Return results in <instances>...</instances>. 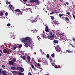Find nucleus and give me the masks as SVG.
Instances as JSON below:
<instances>
[{"label":"nucleus","mask_w":75,"mask_h":75,"mask_svg":"<svg viewBox=\"0 0 75 75\" xmlns=\"http://www.w3.org/2000/svg\"><path fill=\"white\" fill-rule=\"evenodd\" d=\"M27 41H28V42H27L28 44L30 45L31 44V42H30V38L29 37H25L24 39L23 38L21 39V41L23 43H25V41L27 42Z\"/></svg>","instance_id":"nucleus-1"},{"label":"nucleus","mask_w":75,"mask_h":75,"mask_svg":"<svg viewBox=\"0 0 75 75\" xmlns=\"http://www.w3.org/2000/svg\"><path fill=\"white\" fill-rule=\"evenodd\" d=\"M55 49L57 52H59L61 51V47L59 45H57L56 47H55Z\"/></svg>","instance_id":"nucleus-2"},{"label":"nucleus","mask_w":75,"mask_h":75,"mask_svg":"<svg viewBox=\"0 0 75 75\" xmlns=\"http://www.w3.org/2000/svg\"><path fill=\"white\" fill-rule=\"evenodd\" d=\"M30 2L31 3H34V2H35L36 3H37V4L38 5L40 4V2H39V1L38 0H30Z\"/></svg>","instance_id":"nucleus-3"},{"label":"nucleus","mask_w":75,"mask_h":75,"mask_svg":"<svg viewBox=\"0 0 75 75\" xmlns=\"http://www.w3.org/2000/svg\"><path fill=\"white\" fill-rule=\"evenodd\" d=\"M16 69H17L19 71V72H23L24 71V69L21 67H18Z\"/></svg>","instance_id":"nucleus-4"},{"label":"nucleus","mask_w":75,"mask_h":75,"mask_svg":"<svg viewBox=\"0 0 75 75\" xmlns=\"http://www.w3.org/2000/svg\"><path fill=\"white\" fill-rule=\"evenodd\" d=\"M15 11H16V12H18V15H20V14H23V12L21 11L19 9H17L16 10H15Z\"/></svg>","instance_id":"nucleus-5"},{"label":"nucleus","mask_w":75,"mask_h":75,"mask_svg":"<svg viewBox=\"0 0 75 75\" xmlns=\"http://www.w3.org/2000/svg\"><path fill=\"white\" fill-rule=\"evenodd\" d=\"M48 37H49V38L50 40H54V34H53L52 35H48Z\"/></svg>","instance_id":"nucleus-6"},{"label":"nucleus","mask_w":75,"mask_h":75,"mask_svg":"<svg viewBox=\"0 0 75 75\" xmlns=\"http://www.w3.org/2000/svg\"><path fill=\"white\" fill-rule=\"evenodd\" d=\"M45 31H46V32H47V33L49 32V30L48 29V26H46L45 28Z\"/></svg>","instance_id":"nucleus-7"},{"label":"nucleus","mask_w":75,"mask_h":75,"mask_svg":"<svg viewBox=\"0 0 75 75\" xmlns=\"http://www.w3.org/2000/svg\"><path fill=\"white\" fill-rule=\"evenodd\" d=\"M37 17L35 18V19L34 20H33V19H32L31 21H32V23H35L37 21Z\"/></svg>","instance_id":"nucleus-8"},{"label":"nucleus","mask_w":75,"mask_h":75,"mask_svg":"<svg viewBox=\"0 0 75 75\" xmlns=\"http://www.w3.org/2000/svg\"><path fill=\"white\" fill-rule=\"evenodd\" d=\"M14 63L13 62L11 61H9V65H14Z\"/></svg>","instance_id":"nucleus-9"},{"label":"nucleus","mask_w":75,"mask_h":75,"mask_svg":"<svg viewBox=\"0 0 75 75\" xmlns=\"http://www.w3.org/2000/svg\"><path fill=\"white\" fill-rule=\"evenodd\" d=\"M41 35L42 37H43V38H45L47 37V36L45 35V34L44 33V34H41Z\"/></svg>","instance_id":"nucleus-10"},{"label":"nucleus","mask_w":75,"mask_h":75,"mask_svg":"<svg viewBox=\"0 0 75 75\" xmlns=\"http://www.w3.org/2000/svg\"><path fill=\"white\" fill-rule=\"evenodd\" d=\"M6 72V71H3L1 72V69H0V74L1 73V74H4Z\"/></svg>","instance_id":"nucleus-11"},{"label":"nucleus","mask_w":75,"mask_h":75,"mask_svg":"<svg viewBox=\"0 0 75 75\" xmlns=\"http://www.w3.org/2000/svg\"><path fill=\"white\" fill-rule=\"evenodd\" d=\"M21 58H22L23 60H25L26 59V57L25 56H21Z\"/></svg>","instance_id":"nucleus-12"},{"label":"nucleus","mask_w":75,"mask_h":75,"mask_svg":"<svg viewBox=\"0 0 75 75\" xmlns=\"http://www.w3.org/2000/svg\"><path fill=\"white\" fill-rule=\"evenodd\" d=\"M58 40H54L53 41V42L54 44H57L58 43Z\"/></svg>","instance_id":"nucleus-13"},{"label":"nucleus","mask_w":75,"mask_h":75,"mask_svg":"<svg viewBox=\"0 0 75 75\" xmlns=\"http://www.w3.org/2000/svg\"><path fill=\"white\" fill-rule=\"evenodd\" d=\"M24 46L26 47V48H28V42H25Z\"/></svg>","instance_id":"nucleus-14"},{"label":"nucleus","mask_w":75,"mask_h":75,"mask_svg":"<svg viewBox=\"0 0 75 75\" xmlns=\"http://www.w3.org/2000/svg\"><path fill=\"white\" fill-rule=\"evenodd\" d=\"M12 62H16V58H13L12 59Z\"/></svg>","instance_id":"nucleus-15"},{"label":"nucleus","mask_w":75,"mask_h":75,"mask_svg":"<svg viewBox=\"0 0 75 75\" xmlns=\"http://www.w3.org/2000/svg\"><path fill=\"white\" fill-rule=\"evenodd\" d=\"M13 6L11 4H10L8 6V8H9L10 9L13 8Z\"/></svg>","instance_id":"nucleus-16"},{"label":"nucleus","mask_w":75,"mask_h":75,"mask_svg":"<svg viewBox=\"0 0 75 75\" xmlns=\"http://www.w3.org/2000/svg\"><path fill=\"white\" fill-rule=\"evenodd\" d=\"M50 62L52 66H54V65H55V63L54 62L52 63V60H50Z\"/></svg>","instance_id":"nucleus-17"},{"label":"nucleus","mask_w":75,"mask_h":75,"mask_svg":"<svg viewBox=\"0 0 75 75\" xmlns=\"http://www.w3.org/2000/svg\"><path fill=\"white\" fill-rule=\"evenodd\" d=\"M59 17H60V18H62V19H63V20H64V19H63V18H63V17H62V14H59Z\"/></svg>","instance_id":"nucleus-18"},{"label":"nucleus","mask_w":75,"mask_h":75,"mask_svg":"<svg viewBox=\"0 0 75 75\" xmlns=\"http://www.w3.org/2000/svg\"><path fill=\"white\" fill-rule=\"evenodd\" d=\"M27 58L28 60V62H30V56H28L27 57Z\"/></svg>","instance_id":"nucleus-19"},{"label":"nucleus","mask_w":75,"mask_h":75,"mask_svg":"<svg viewBox=\"0 0 75 75\" xmlns=\"http://www.w3.org/2000/svg\"><path fill=\"white\" fill-rule=\"evenodd\" d=\"M66 52H67L68 53H72L73 52L72 51L70 50H66Z\"/></svg>","instance_id":"nucleus-20"},{"label":"nucleus","mask_w":75,"mask_h":75,"mask_svg":"<svg viewBox=\"0 0 75 75\" xmlns=\"http://www.w3.org/2000/svg\"><path fill=\"white\" fill-rule=\"evenodd\" d=\"M11 69H12L13 70H15V69H16V67H11Z\"/></svg>","instance_id":"nucleus-21"},{"label":"nucleus","mask_w":75,"mask_h":75,"mask_svg":"<svg viewBox=\"0 0 75 75\" xmlns=\"http://www.w3.org/2000/svg\"><path fill=\"white\" fill-rule=\"evenodd\" d=\"M53 22L54 24H55V25H56L57 24V21H55V20H54L53 21Z\"/></svg>","instance_id":"nucleus-22"},{"label":"nucleus","mask_w":75,"mask_h":75,"mask_svg":"<svg viewBox=\"0 0 75 75\" xmlns=\"http://www.w3.org/2000/svg\"><path fill=\"white\" fill-rule=\"evenodd\" d=\"M14 35L12 34V35H11V38H12L13 39H14L15 38V37L14 36Z\"/></svg>","instance_id":"nucleus-23"},{"label":"nucleus","mask_w":75,"mask_h":75,"mask_svg":"<svg viewBox=\"0 0 75 75\" xmlns=\"http://www.w3.org/2000/svg\"><path fill=\"white\" fill-rule=\"evenodd\" d=\"M51 56L52 57V58H54V57H55V54L53 53L51 54Z\"/></svg>","instance_id":"nucleus-24"},{"label":"nucleus","mask_w":75,"mask_h":75,"mask_svg":"<svg viewBox=\"0 0 75 75\" xmlns=\"http://www.w3.org/2000/svg\"><path fill=\"white\" fill-rule=\"evenodd\" d=\"M4 53H6L7 52V50L6 49H4L3 50Z\"/></svg>","instance_id":"nucleus-25"},{"label":"nucleus","mask_w":75,"mask_h":75,"mask_svg":"<svg viewBox=\"0 0 75 75\" xmlns=\"http://www.w3.org/2000/svg\"><path fill=\"white\" fill-rule=\"evenodd\" d=\"M53 33L52 32V31H51L50 32L49 34L50 35H52Z\"/></svg>","instance_id":"nucleus-26"},{"label":"nucleus","mask_w":75,"mask_h":75,"mask_svg":"<svg viewBox=\"0 0 75 75\" xmlns=\"http://www.w3.org/2000/svg\"><path fill=\"white\" fill-rule=\"evenodd\" d=\"M65 18L66 20H67V21H69V19L67 18V17H65Z\"/></svg>","instance_id":"nucleus-27"},{"label":"nucleus","mask_w":75,"mask_h":75,"mask_svg":"<svg viewBox=\"0 0 75 75\" xmlns=\"http://www.w3.org/2000/svg\"><path fill=\"white\" fill-rule=\"evenodd\" d=\"M19 75H24V74L23 73L20 72L18 73Z\"/></svg>","instance_id":"nucleus-28"},{"label":"nucleus","mask_w":75,"mask_h":75,"mask_svg":"<svg viewBox=\"0 0 75 75\" xmlns=\"http://www.w3.org/2000/svg\"><path fill=\"white\" fill-rule=\"evenodd\" d=\"M16 47L15 46H13V50H16Z\"/></svg>","instance_id":"nucleus-29"},{"label":"nucleus","mask_w":75,"mask_h":75,"mask_svg":"<svg viewBox=\"0 0 75 75\" xmlns=\"http://www.w3.org/2000/svg\"><path fill=\"white\" fill-rule=\"evenodd\" d=\"M0 16H3V13L2 12H1L0 13Z\"/></svg>","instance_id":"nucleus-30"},{"label":"nucleus","mask_w":75,"mask_h":75,"mask_svg":"<svg viewBox=\"0 0 75 75\" xmlns=\"http://www.w3.org/2000/svg\"><path fill=\"white\" fill-rule=\"evenodd\" d=\"M49 57H50V56L49 55V54H47L46 55V57L47 58H49Z\"/></svg>","instance_id":"nucleus-31"},{"label":"nucleus","mask_w":75,"mask_h":75,"mask_svg":"<svg viewBox=\"0 0 75 75\" xmlns=\"http://www.w3.org/2000/svg\"><path fill=\"white\" fill-rule=\"evenodd\" d=\"M51 18L52 20H53L54 19V17L53 16H51Z\"/></svg>","instance_id":"nucleus-32"},{"label":"nucleus","mask_w":75,"mask_h":75,"mask_svg":"<svg viewBox=\"0 0 75 75\" xmlns=\"http://www.w3.org/2000/svg\"><path fill=\"white\" fill-rule=\"evenodd\" d=\"M55 13V12H51L50 13V14H51V15H52V14H54Z\"/></svg>","instance_id":"nucleus-33"},{"label":"nucleus","mask_w":75,"mask_h":75,"mask_svg":"<svg viewBox=\"0 0 75 75\" xmlns=\"http://www.w3.org/2000/svg\"><path fill=\"white\" fill-rule=\"evenodd\" d=\"M44 65H48V63H47L46 62H45L44 63Z\"/></svg>","instance_id":"nucleus-34"},{"label":"nucleus","mask_w":75,"mask_h":75,"mask_svg":"<svg viewBox=\"0 0 75 75\" xmlns=\"http://www.w3.org/2000/svg\"><path fill=\"white\" fill-rule=\"evenodd\" d=\"M5 16H8V13L7 12H6L5 14Z\"/></svg>","instance_id":"nucleus-35"},{"label":"nucleus","mask_w":75,"mask_h":75,"mask_svg":"<svg viewBox=\"0 0 75 75\" xmlns=\"http://www.w3.org/2000/svg\"><path fill=\"white\" fill-rule=\"evenodd\" d=\"M37 38H38L39 41H40V39H41V38H40V37H39V36H37Z\"/></svg>","instance_id":"nucleus-36"},{"label":"nucleus","mask_w":75,"mask_h":75,"mask_svg":"<svg viewBox=\"0 0 75 75\" xmlns=\"http://www.w3.org/2000/svg\"><path fill=\"white\" fill-rule=\"evenodd\" d=\"M72 40L73 41H74L75 42V38H72Z\"/></svg>","instance_id":"nucleus-37"},{"label":"nucleus","mask_w":75,"mask_h":75,"mask_svg":"<svg viewBox=\"0 0 75 75\" xmlns=\"http://www.w3.org/2000/svg\"><path fill=\"white\" fill-rule=\"evenodd\" d=\"M8 50L10 52H11H11H11V51H12V50H11L10 49H8Z\"/></svg>","instance_id":"nucleus-38"},{"label":"nucleus","mask_w":75,"mask_h":75,"mask_svg":"<svg viewBox=\"0 0 75 75\" xmlns=\"http://www.w3.org/2000/svg\"><path fill=\"white\" fill-rule=\"evenodd\" d=\"M10 25H11L10 23H8L7 24V26H10Z\"/></svg>","instance_id":"nucleus-39"},{"label":"nucleus","mask_w":75,"mask_h":75,"mask_svg":"<svg viewBox=\"0 0 75 75\" xmlns=\"http://www.w3.org/2000/svg\"><path fill=\"white\" fill-rule=\"evenodd\" d=\"M67 14H68V15H70V14H71V13L69 12H67Z\"/></svg>","instance_id":"nucleus-40"},{"label":"nucleus","mask_w":75,"mask_h":75,"mask_svg":"<svg viewBox=\"0 0 75 75\" xmlns=\"http://www.w3.org/2000/svg\"><path fill=\"white\" fill-rule=\"evenodd\" d=\"M11 4V2H7L6 3V4Z\"/></svg>","instance_id":"nucleus-41"},{"label":"nucleus","mask_w":75,"mask_h":75,"mask_svg":"<svg viewBox=\"0 0 75 75\" xmlns=\"http://www.w3.org/2000/svg\"><path fill=\"white\" fill-rule=\"evenodd\" d=\"M38 66L39 67H41V65L39 63L38 64Z\"/></svg>","instance_id":"nucleus-42"},{"label":"nucleus","mask_w":75,"mask_h":75,"mask_svg":"<svg viewBox=\"0 0 75 75\" xmlns=\"http://www.w3.org/2000/svg\"><path fill=\"white\" fill-rule=\"evenodd\" d=\"M21 47H22V45L21 44L19 45V48H21Z\"/></svg>","instance_id":"nucleus-43"},{"label":"nucleus","mask_w":75,"mask_h":75,"mask_svg":"<svg viewBox=\"0 0 75 75\" xmlns=\"http://www.w3.org/2000/svg\"><path fill=\"white\" fill-rule=\"evenodd\" d=\"M31 67L32 68H33H33H34V65H31Z\"/></svg>","instance_id":"nucleus-44"},{"label":"nucleus","mask_w":75,"mask_h":75,"mask_svg":"<svg viewBox=\"0 0 75 75\" xmlns=\"http://www.w3.org/2000/svg\"><path fill=\"white\" fill-rule=\"evenodd\" d=\"M24 10L25 11H28V8H26V9H25Z\"/></svg>","instance_id":"nucleus-45"},{"label":"nucleus","mask_w":75,"mask_h":75,"mask_svg":"<svg viewBox=\"0 0 75 75\" xmlns=\"http://www.w3.org/2000/svg\"><path fill=\"white\" fill-rule=\"evenodd\" d=\"M6 52H7L8 54H10V53L9 52V51H7Z\"/></svg>","instance_id":"nucleus-46"},{"label":"nucleus","mask_w":75,"mask_h":75,"mask_svg":"<svg viewBox=\"0 0 75 75\" xmlns=\"http://www.w3.org/2000/svg\"><path fill=\"white\" fill-rule=\"evenodd\" d=\"M2 67H3V68H4L5 67V66L4 65H2L1 66Z\"/></svg>","instance_id":"nucleus-47"},{"label":"nucleus","mask_w":75,"mask_h":75,"mask_svg":"<svg viewBox=\"0 0 75 75\" xmlns=\"http://www.w3.org/2000/svg\"><path fill=\"white\" fill-rule=\"evenodd\" d=\"M66 4H67V5H69V3L68 2H66Z\"/></svg>","instance_id":"nucleus-48"},{"label":"nucleus","mask_w":75,"mask_h":75,"mask_svg":"<svg viewBox=\"0 0 75 75\" xmlns=\"http://www.w3.org/2000/svg\"><path fill=\"white\" fill-rule=\"evenodd\" d=\"M54 67H55V68H58V67H57V66H54Z\"/></svg>","instance_id":"nucleus-49"},{"label":"nucleus","mask_w":75,"mask_h":75,"mask_svg":"<svg viewBox=\"0 0 75 75\" xmlns=\"http://www.w3.org/2000/svg\"><path fill=\"white\" fill-rule=\"evenodd\" d=\"M36 67H37V68H38V65H35Z\"/></svg>","instance_id":"nucleus-50"},{"label":"nucleus","mask_w":75,"mask_h":75,"mask_svg":"<svg viewBox=\"0 0 75 75\" xmlns=\"http://www.w3.org/2000/svg\"><path fill=\"white\" fill-rule=\"evenodd\" d=\"M23 1L26 2L27 1V0H23Z\"/></svg>","instance_id":"nucleus-51"},{"label":"nucleus","mask_w":75,"mask_h":75,"mask_svg":"<svg viewBox=\"0 0 75 75\" xmlns=\"http://www.w3.org/2000/svg\"><path fill=\"white\" fill-rule=\"evenodd\" d=\"M49 59H50V61H51V60H52V58L51 57Z\"/></svg>","instance_id":"nucleus-52"},{"label":"nucleus","mask_w":75,"mask_h":75,"mask_svg":"<svg viewBox=\"0 0 75 75\" xmlns=\"http://www.w3.org/2000/svg\"><path fill=\"white\" fill-rule=\"evenodd\" d=\"M1 55H2V54L1 53H0V57H1Z\"/></svg>","instance_id":"nucleus-53"},{"label":"nucleus","mask_w":75,"mask_h":75,"mask_svg":"<svg viewBox=\"0 0 75 75\" xmlns=\"http://www.w3.org/2000/svg\"><path fill=\"white\" fill-rule=\"evenodd\" d=\"M33 69H34V70H35V69H35V67H34V68H33Z\"/></svg>","instance_id":"nucleus-54"},{"label":"nucleus","mask_w":75,"mask_h":75,"mask_svg":"<svg viewBox=\"0 0 75 75\" xmlns=\"http://www.w3.org/2000/svg\"><path fill=\"white\" fill-rule=\"evenodd\" d=\"M0 52H1L2 53V51L1 50H0Z\"/></svg>","instance_id":"nucleus-55"},{"label":"nucleus","mask_w":75,"mask_h":75,"mask_svg":"<svg viewBox=\"0 0 75 75\" xmlns=\"http://www.w3.org/2000/svg\"><path fill=\"white\" fill-rule=\"evenodd\" d=\"M52 33H53V32H54V30H52Z\"/></svg>","instance_id":"nucleus-56"},{"label":"nucleus","mask_w":75,"mask_h":75,"mask_svg":"<svg viewBox=\"0 0 75 75\" xmlns=\"http://www.w3.org/2000/svg\"><path fill=\"white\" fill-rule=\"evenodd\" d=\"M62 16H64V14L62 13Z\"/></svg>","instance_id":"nucleus-57"},{"label":"nucleus","mask_w":75,"mask_h":75,"mask_svg":"<svg viewBox=\"0 0 75 75\" xmlns=\"http://www.w3.org/2000/svg\"><path fill=\"white\" fill-rule=\"evenodd\" d=\"M41 71H42V70H40V72H41Z\"/></svg>","instance_id":"nucleus-58"},{"label":"nucleus","mask_w":75,"mask_h":75,"mask_svg":"<svg viewBox=\"0 0 75 75\" xmlns=\"http://www.w3.org/2000/svg\"><path fill=\"white\" fill-rule=\"evenodd\" d=\"M39 20H41V18H39Z\"/></svg>","instance_id":"nucleus-59"},{"label":"nucleus","mask_w":75,"mask_h":75,"mask_svg":"<svg viewBox=\"0 0 75 75\" xmlns=\"http://www.w3.org/2000/svg\"><path fill=\"white\" fill-rule=\"evenodd\" d=\"M15 73H17V71H15Z\"/></svg>","instance_id":"nucleus-60"},{"label":"nucleus","mask_w":75,"mask_h":75,"mask_svg":"<svg viewBox=\"0 0 75 75\" xmlns=\"http://www.w3.org/2000/svg\"><path fill=\"white\" fill-rule=\"evenodd\" d=\"M40 69H42V70H43L42 69V68H40Z\"/></svg>","instance_id":"nucleus-61"},{"label":"nucleus","mask_w":75,"mask_h":75,"mask_svg":"<svg viewBox=\"0 0 75 75\" xmlns=\"http://www.w3.org/2000/svg\"><path fill=\"white\" fill-rule=\"evenodd\" d=\"M54 62H55V60H54Z\"/></svg>","instance_id":"nucleus-62"},{"label":"nucleus","mask_w":75,"mask_h":75,"mask_svg":"<svg viewBox=\"0 0 75 75\" xmlns=\"http://www.w3.org/2000/svg\"><path fill=\"white\" fill-rule=\"evenodd\" d=\"M64 5H65V6H66V4H64Z\"/></svg>","instance_id":"nucleus-63"},{"label":"nucleus","mask_w":75,"mask_h":75,"mask_svg":"<svg viewBox=\"0 0 75 75\" xmlns=\"http://www.w3.org/2000/svg\"><path fill=\"white\" fill-rule=\"evenodd\" d=\"M31 11V13H32V11Z\"/></svg>","instance_id":"nucleus-64"}]
</instances>
